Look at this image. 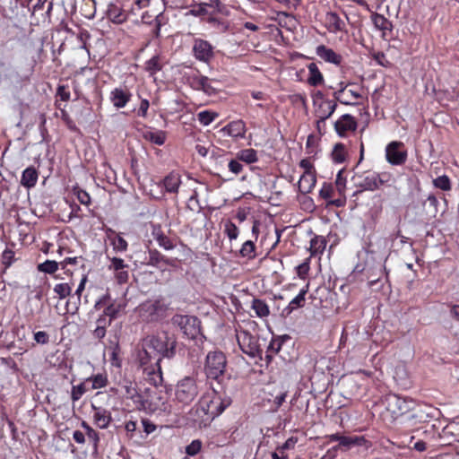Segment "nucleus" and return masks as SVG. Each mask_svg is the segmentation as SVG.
<instances>
[{"mask_svg":"<svg viewBox=\"0 0 459 459\" xmlns=\"http://www.w3.org/2000/svg\"><path fill=\"white\" fill-rule=\"evenodd\" d=\"M326 239L323 236H315L310 240L309 252L311 256L322 255L326 247Z\"/></svg>","mask_w":459,"mask_h":459,"instance_id":"cd10ccee","label":"nucleus"},{"mask_svg":"<svg viewBox=\"0 0 459 459\" xmlns=\"http://www.w3.org/2000/svg\"><path fill=\"white\" fill-rule=\"evenodd\" d=\"M193 51L195 58L200 61L208 62L212 56V48L206 40L195 39Z\"/></svg>","mask_w":459,"mask_h":459,"instance_id":"f3484780","label":"nucleus"},{"mask_svg":"<svg viewBox=\"0 0 459 459\" xmlns=\"http://www.w3.org/2000/svg\"><path fill=\"white\" fill-rule=\"evenodd\" d=\"M204 81H205V76L201 74L199 72L194 73L187 76V82L189 85L196 91H201L204 86Z\"/></svg>","mask_w":459,"mask_h":459,"instance_id":"e433bc0d","label":"nucleus"},{"mask_svg":"<svg viewBox=\"0 0 459 459\" xmlns=\"http://www.w3.org/2000/svg\"><path fill=\"white\" fill-rule=\"evenodd\" d=\"M366 442V439L364 437H348V436H342L341 439L340 445L338 446H334L333 449L335 451L339 446H343L346 449H350L352 446H362Z\"/></svg>","mask_w":459,"mask_h":459,"instance_id":"7c9ffc66","label":"nucleus"},{"mask_svg":"<svg viewBox=\"0 0 459 459\" xmlns=\"http://www.w3.org/2000/svg\"><path fill=\"white\" fill-rule=\"evenodd\" d=\"M54 291L62 299L71 294L72 287L69 283H58L54 287Z\"/></svg>","mask_w":459,"mask_h":459,"instance_id":"c03bdc74","label":"nucleus"},{"mask_svg":"<svg viewBox=\"0 0 459 459\" xmlns=\"http://www.w3.org/2000/svg\"><path fill=\"white\" fill-rule=\"evenodd\" d=\"M74 193L81 204H86V205L90 204L91 197L85 190H82L80 188H75Z\"/></svg>","mask_w":459,"mask_h":459,"instance_id":"5fc2aeb1","label":"nucleus"},{"mask_svg":"<svg viewBox=\"0 0 459 459\" xmlns=\"http://www.w3.org/2000/svg\"><path fill=\"white\" fill-rule=\"evenodd\" d=\"M227 366L226 356L219 351H210L205 359V373L208 377L218 379L225 371Z\"/></svg>","mask_w":459,"mask_h":459,"instance_id":"39448f33","label":"nucleus"},{"mask_svg":"<svg viewBox=\"0 0 459 459\" xmlns=\"http://www.w3.org/2000/svg\"><path fill=\"white\" fill-rule=\"evenodd\" d=\"M162 184L166 192L177 194L181 184V177L178 173L171 172L165 177Z\"/></svg>","mask_w":459,"mask_h":459,"instance_id":"b1692460","label":"nucleus"},{"mask_svg":"<svg viewBox=\"0 0 459 459\" xmlns=\"http://www.w3.org/2000/svg\"><path fill=\"white\" fill-rule=\"evenodd\" d=\"M309 271V258L297 266V274L299 278L305 279Z\"/></svg>","mask_w":459,"mask_h":459,"instance_id":"864d4df0","label":"nucleus"},{"mask_svg":"<svg viewBox=\"0 0 459 459\" xmlns=\"http://www.w3.org/2000/svg\"><path fill=\"white\" fill-rule=\"evenodd\" d=\"M230 404V400L229 398L221 400L219 397H215L210 401L206 407L202 406V410L210 418L213 419L220 415Z\"/></svg>","mask_w":459,"mask_h":459,"instance_id":"dca6fc26","label":"nucleus"},{"mask_svg":"<svg viewBox=\"0 0 459 459\" xmlns=\"http://www.w3.org/2000/svg\"><path fill=\"white\" fill-rule=\"evenodd\" d=\"M316 55L325 62L334 65H340L342 60L341 55L334 52L332 48H326L325 45H320L316 48Z\"/></svg>","mask_w":459,"mask_h":459,"instance_id":"4be33fe9","label":"nucleus"},{"mask_svg":"<svg viewBox=\"0 0 459 459\" xmlns=\"http://www.w3.org/2000/svg\"><path fill=\"white\" fill-rule=\"evenodd\" d=\"M168 307L160 300H147L142 303L137 311L143 321L153 322L158 321L164 316Z\"/></svg>","mask_w":459,"mask_h":459,"instance_id":"423d86ee","label":"nucleus"},{"mask_svg":"<svg viewBox=\"0 0 459 459\" xmlns=\"http://www.w3.org/2000/svg\"><path fill=\"white\" fill-rule=\"evenodd\" d=\"M150 257L148 264L158 266L160 263L167 264V261L165 260V257L157 250H150L149 252Z\"/></svg>","mask_w":459,"mask_h":459,"instance_id":"de8ad7c7","label":"nucleus"},{"mask_svg":"<svg viewBox=\"0 0 459 459\" xmlns=\"http://www.w3.org/2000/svg\"><path fill=\"white\" fill-rule=\"evenodd\" d=\"M224 232L230 240H233L238 238L239 230L235 223L228 221L224 225Z\"/></svg>","mask_w":459,"mask_h":459,"instance_id":"a18cd8bd","label":"nucleus"},{"mask_svg":"<svg viewBox=\"0 0 459 459\" xmlns=\"http://www.w3.org/2000/svg\"><path fill=\"white\" fill-rule=\"evenodd\" d=\"M229 169L235 175H238L242 171L243 166L238 160H231L229 162Z\"/></svg>","mask_w":459,"mask_h":459,"instance_id":"680f3d73","label":"nucleus"},{"mask_svg":"<svg viewBox=\"0 0 459 459\" xmlns=\"http://www.w3.org/2000/svg\"><path fill=\"white\" fill-rule=\"evenodd\" d=\"M299 167L304 169L303 173H315L313 164L308 159H303L299 162Z\"/></svg>","mask_w":459,"mask_h":459,"instance_id":"338daca9","label":"nucleus"},{"mask_svg":"<svg viewBox=\"0 0 459 459\" xmlns=\"http://www.w3.org/2000/svg\"><path fill=\"white\" fill-rule=\"evenodd\" d=\"M152 236L158 242L159 246L164 249L171 250L174 248V244L172 243L171 239L163 233L160 226L154 227L152 230Z\"/></svg>","mask_w":459,"mask_h":459,"instance_id":"bb28decb","label":"nucleus"},{"mask_svg":"<svg viewBox=\"0 0 459 459\" xmlns=\"http://www.w3.org/2000/svg\"><path fill=\"white\" fill-rule=\"evenodd\" d=\"M332 158L334 162L342 163L346 159V150L342 143H336L332 152Z\"/></svg>","mask_w":459,"mask_h":459,"instance_id":"4c0bfd02","label":"nucleus"},{"mask_svg":"<svg viewBox=\"0 0 459 459\" xmlns=\"http://www.w3.org/2000/svg\"><path fill=\"white\" fill-rule=\"evenodd\" d=\"M197 378L191 376L179 379L174 388V402L181 408L191 405L201 392Z\"/></svg>","mask_w":459,"mask_h":459,"instance_id":"f03ea898","label":"nucleus"},{"mask_svg":"<svg viewBox=\"0 0 459 459\" xmlns=\"http://www.w3.org/2000/svg\"><path fill=\"white\" fill-rule=\"evenodd\" d=\"M335 185L338 191L342 194L345 188V179L342 176V171H339L336 177Z\"/></svg>","mask_w":459,"mask_h":459,"instance_id":"774afa93","label":"nucleus"},{"mask_svg":"<svg viewBox=\"0 0 459 459\" xmlns=\"http://www.w3.org/2000/svg\"><path fill=\"white\" fill-rule=\"evenodd\" d=\"M87 392V388L84 383H81L78 385H74L71 391V399L74 403L81 399V397Z\"/></svg>","mask_w":459,"mask_h":459,"instance_id":"49530a36","label":"nucleus"},{"mask_svg":"<svg viewBox=\"0 0 459 459\" xmlns=\"http://www.w3.org/2000/svg\"><path fill=\"white\" fill-rule=\"evenodd\" d=\"M113 245H114V249L117 251L123 252V251H126L127 248V242L120 236H117L114 239Z\"/></svg>","mask_w":459,"mask_h":459,"instance_id":"bf43d9fd","label":"nucleus"},{"mask_svg":"<svg viewBox=\"0 0 459 459\" xmlns=\"http://www.w3.org/2000/svg\"><path fill=\"white\" fill-rule=\"evenodd\" d=\"M91 381V389H99L108 385V377L106 374H97L86 379V382Z\"/></svg>","mask_w":459,"mask_h":459,"instance_id":"58836bf2","label":"nucleus"},{"mask_svg":"<svg viewBox=\"0 0 459 459\" xmlns=\"http://www.w3.org/2000/svg\"><path fill=\"white\" fill-rule=\"evenodd\" d=\"M132 93L126 88L117 87L110 91L109 100L117 108H122L130 101Z\"/></svg>","mask_w":459,"mask_h":459,"instance_id":"4468645a","label":"nucleus"},{"mask_svg":"<svg viewBox=\"0 0 459 459\" xmlns=\"http://www.w3.org/2000/svg\"><path fill=\"white\" fill-rule=\"evenodd\" d=\"M316 183V173H303L298 182L299 191L301 194H308Z\"/></svg>","mask_w":459,"mask_h":459,"instance_id":"5701e85b","label":"nucleus"},{"mask_svg":"<svg viewBox=\"0 0 459 459\" xmlns=\"http://www.w3.org/2000/svg\"><path fill=\"white\" fill-rule=\"evenodd\" d=\"M150 107V103L148 100H142L140 103V107L138 108L137 114L139 117H147V111Z\"/></svg>","mask_w":459,"mask_h":459,"instance_id":"e2e57ef3","label":"nucleus"},{"mask_svg":"<svg viewBox=\"0 0 459 459\" xmlns=\"http://www.w3.org/2000/svg\"><path fill=\"white\" fill-rule=\"evenodd\" d=\"M236 337L239 348L244 353L252 358L259 356L262 359V350L256 336L252 335L247 330L239 329L237 330Z\"/></svg>","mask_w":459,"mask_h":459,"instance_id":"6e6552de","label":"nucleus"},{"mask_svg":"<svg viewBox=\"0 0 459 459\" xmlns=\"http://www.w3.org/2000/svg\"><path fill=\"white\" fill-rule=\"evenodd\" d=\"M107 17L114 23L121 24L127 19V14L117 3H109L106 11Z\"/></svg>","mask_w":459,"mask_h":459,"instance_id":"6ab92c4d","label":"nucleus"},{"mask_svg":"<svg viewBox=\"0 0 459 459\" xmlns=\"http://www.w3.org/2000/svg\"><path fill=\"white\" fill-rule=\"evenodd\" d=\"M217 117V113L209 110H204L197 114L198 121L203 126L210 125Z\"/></svg>","mask_w":459,"mask_h":459,"instance_id":"a19ab883","label":"nucleus"},{"mask_svg":"<svg viewBox=\"0 0 459 459\" xmlns=\"http://www.w3.org/2000/svg\"><path fill=\"white\" fill-rule=\"evenodd\" d=\"M239 254L242 257L254 259L255 257V245L253 241L247 240L243 243Z\"/></svg>","mask_w":459,"mask_h":459,"instance_id":"c9c22d12","label":"nucleus"},{"mask_svg":"<svg viewBox=\"0 0 459 459\" xmlns=\"http://www.w3.org/2000/svg\"><path fill=\"white\" fill-rule=\"evenodd\" d=\"M223 132L227 133L234 138H244L247 131L246 124L242 120H236L229 123L222 129Z\"/></svg>","mask_w":459,"mask_h":459,"instance_id":"412c9836","label":"nucleus"},{"mask_svg":"<svg viewBox=\"0 0 459 459\" xmlns=\"http://www.w3.org/2000/svg\"><path fill=\"white\" fill-rule=\"evenodd\" d=\"M201 91L205 92L208 95H212L215 93V88L212 85V80L205 76V81H204V86Z\"/></svg>","mask_w":459,"mask_h":459,"instance_id":"0e129e2a","label":"nucleus"},{"mask_svg":"<svg viewBox=\"0 0 459 459\" xmlns=\"http://www.w3.org/2000/svg\"><path fill=\"white\" fill-rule=\"evenodd\" d=\"M357 126L356 118L350 114L342 115L334 123V129L342 137L346 136L349 132H354Z\"/></svg>","mask_w":459,"mask_h":459,"instance_id":"f8f14e48","label":"nucleus"},{"mask_svg":"<svg viewBox=\"0 0 459 459\" xmlns=\"http://www.w3.org/2000/svg\"><path fill=\"white\" fill-rule=\"evenodd\" d=\"M118 386L120 390L111 388V391L116 394L120 393L126 399L132 400L136 409H147V402L144 400L143 396L138 393L135 383L129 379H123L119 382Z\"/></svg>","mask_w":459,"mask_h":459,"instance_id":"0eeeda50","label":"nucleus"},{"mask_svg":"<svg viewBox=\"0 0 459 459\" xmlns=\"http://www.w3.org/2000/svg\"><path fill=\"white\" fill-rule=\"evenodd\" d=\"M38 170L32 166L28 167L22 174L21 185L27 188L33 187L38 181Z\"/></svg>","mask_w":459,"mask_h":459,"instance_id":"393cba45","label":"nucleus"},{"mask_svg":"<svg viewBox=\"0 0 459 459\" xmlns=\"http://www.w3.org/2000/svg\"><path fill=\"white\" fill-rule=\"evenodd\" d=\"M307 292V287L306 289H302L299 293L290 302L287 307L288 314L291 313L295 308L301 307L305 303V296Z\"/></svg>","mask_w":459,"mask_h":459,"instance_id":"72a5a7b5","label":"nucleus"},{"mask_svg":"<svg viewBox=\"0 0 459 459\" xmlns=\"http://www.w3.org/2000/svg\"><path fill=\"white\" fill-rule=\"evenodd\" d=\"M337 101L344 105H355L361 95L355 90L343 87L333 93Z\"/></svg>","mask_w":459,"mask_h":459,"instance_id":"a211bd4d","label":"nucleus"},{"mask_svg":"<svg viewBox=\"0 0 459 459\" xmlns=\"http://www.w3.org/2000/svg\"><path fill=\"white\" fill-rule=\"evenodd\" d=\"M120 309V306L109 305L104 310V315L110 317V321L116 318L118 311Z\"/></svg>","mask_w":459,"mask_h":459,"instance_id":"052dcab7","label":"nucleus"},{"mask_svg":"<svg viewBox=\"0 0 459 459\" xmlns=\"http://www.w3.org/2000/svg\"><path fill=\"white\" fill-rule=\"evenodd\" d=\"M58 269V263L53 260H47L38 265V270L46 273H54Z\"/></svg>","mask_w":459,"mask_h":459,"instance_id":"79ce46f5","label":"nucleus"},{"mask_svg":"<svg viewBox=\"0 0 459 459\" xmlns=\"http://www.w3.org/2000/svg\"><path fill=\"white\" fill-rule=\"evenodd\" d=\"M371 19L375 27L379 30H382L384 33L385 31L392 30V22L389 20H387L384 15L379 13H374L372 14Z\"/></svg>","mask_w":459,"mask_h":459,"instance_id":"c756f323","label":"nucleus"},{"mask_svg":"<svg viewBox=\"0 0 459 459\" xmlns=\"http://www.w3.org/2000/svg\"><path fill=\"white\" fill-rule=\"evenodd\" d=\"M145 70L151 74L154 75L157 72L161 70L160 57L158 56H152L145 63Z\"/></svg>","mask_w":459,"mask_h":459,"instance_id":"ea45409f","label":"nucleus"},{"mask_svg":"<svg viewBox=\"0 0 459 459\" xmlns=\"http://www.w3.org/2000/svg\"><path fill=\"white\" fill-rule=\"evenodd\" d=\"M177 340L173 334L162 331L143 340V353L140 357L142 366L160 363L163 358L171 359L176 354Z\"/></svg>","mask_w":459,"mask_h":459,"instance_id":"f257e3e1","label":"nucleus"},{"mask_svg":"<svg viewBox=\"0 0 459 459\" xmlns=\"http://www.w3.org/2000/svg\"><path fill=\"white\" fill-rule=\"evenodd\" d=\"M93 420L100 429H107L111 422V413L109 411L92 405Z\"/></svg>","mask_w":459,"mask_h":459,"instance_id":"aec40b11","label":"nucleus"},{"mask_svg":"<svg viewBox=\"0 0 459 459\" xmlns=\"http://www.w3.org/2000/svg\"><path fill=\"white\" fill-rule=\"evenodd\" d=\"M374 60L377 62L378 65L387 67L389 65V62L386 60L385 56L383 52H377L373 56Z\"/></svg>","mask_w":459,"mask_h":459,"instance_id":"69168bd1","label":"nucleus"},{"mask_svg":"<svg viewBox=\"0 0 459 459\" xmlns=\"http://www.w3.org/2000/svg\"><path fill=\"white\" fill-rule=\"evenodd\" d=\"M309 76L307 78V82L311 86H317L324 82V77L321 72L319 71L317 65L315 63H310L307 65Z\"/></svg>","mask_w":459,"mask_h":459,"instance_id":"c85d7f7f","label":"nucleus"},{"mask_svg":"<svg viewBox=\"0 0 459 459\" xmlns=\"http://www.w3.org/2000/svg\"><path fill=\"white\" fill-rule=\"evenodd\" d=\"M315 115L321 121L328 119L335 111L337 104L334 100H327L321 91L314 97Z\"/></svg>","mask_w":459,"mask_h":459,"instance_id":"9d476101","label":"nucleus"},{"mask_svg":"<svg viewBox=\"0 0 459 459\" xmlns=\"http://www.w3.org/2000/svg\"><path fill=\"white\" fill-rule=\"evenodd\" d=\"M143 138L157 145H162L166 140V134L163 131L148 130L143 133Z\"/></svg>","mask_w":459,"mask_h":459,"instance_id":"473e14b6","label":"nucleus"},{"mask_svg":"<svg viewBox=\"0 0 459 459\" xmlns=\"http://www.w3.org/2000/svg\"><path fill=\"white\" fill-rule=\"evenodd\" d=\"M34 341L38 344H47L49 342V335L45 331H39L34 333Z\"/></svg>","mask_w":459,"mask_h":459,"instance_id":"4d7b16f0","label":"nucleus"},{"mask_svg":"<svg viewBox=\"0 0 459 459\" xmlns=\"http://www.w3.org/2000/svg\"><path fill=\"white\" fill-rule=\"evenodd\" d=\"M108 269L115 272V277L119 284L127 282L129 278L128 264L122 258L112 257L109 259Z\"/></svg>","mask_w":459,"mask_h":459,"instance_id":"ddd939ff","label":"nucleus"},{"mask_svg":"<svg viewBox=\"0 0 459 459\" xmlns=\"http://www.w3.org/2000/svg\"><path fill=\"white\" fill-rule=\"evenodd\" d=\"M333 193V185L331 183H326V182L323 184V186L319 191L320 196L325 200L331 198Z\"/></svg>","mask_w":459,"mask_h":459,"instance_id":"8fccbe9b","label":"nucleus"},{"mask_svg":"<svg viewBox=\"0 0 459 459\" xmlns=\"http://www.w3.org/2000/svg\"><path fill=\"white\" fill-rule=\"evenodd\" d=\"M433 185L435 187L439 188L443 191L450 190L451 188V182L447 176L443 175L439 176L437 178L433 180Z\"/></svg>","mask_w":459,"mask_h":459,"instance_id":"37998d69","label":"nucleus"},{"mask_svg":"<svg viewBox=\"0 0 459 459\" xmlns=\"http://www.w3.org/2000/svg\"><path fill=\"white\" fill-rule=\"evenodd\" d=\"M88 438L92 442L93 449L95 452L98 450V446L100 443V435L95 429H89L86 433Z\"/></svg>","mask_w":459,"mask_h":459,"instance_id":"6e6d98bb","label":"nucleus"},{"mask_svg":"<svg viewBox=\"0 0 459 459\" xmlns=\"http://www.w3.org/2000/svg\"><path fill=\"white\" fill-rule=\"evenodd\" d=\"M252 309H254L255 315L258 317H265L268 316L270 314V309L268 305L265 303V301L259 299H254L252 300L251 305Z\"/></svg>","mask_w":459,"mask_h":459,"instance_id":"2f4dec72","label":"nucleus"},{"mask_svg":"<svg viewBox=\"0 0 459 459\" xmlns=\"http://www.w3.org/2000/svg\"><path fill=\"white\" fill-rule=\"evenodd\" d=\"M411 400L394 394H386L382 400L385 411L382 416L390 422L394 421L400 416L411 410Z\"/></svg>","mask_w":459,"mask_h":459,"instance_id":"20e7f679","label":"nucleus"},{"mask_svg":"<svg viewBox=\"0 0 459 459\" xmlns=\"http://www.w3.org/2000/svg\"><path fill=\"white\" fill-rule=\"evenodd\" d=\"M105 318H99L97 321V327L93 331V335L98 339H102L106 335V327L102 323H104Z\"/></svg>","mask_w":459,"mask_h":459,"instance_id":"603ef678","label":"nucleus"},{"mask_svg":"<svg viewBox=\"0 0 459 459\" xmlns=\"http://www.w3.org/2000/svg\"><path fill=\"white\" fill-rule=\"evenodd\" d=\"M144 371H147V374L151 376L150 380L152 383L155 385H160L163 382V377L160 368V363L158 365H154L152 362V365L148 364L144 365Z\"/></svg>","mask_w":459,"mask_h":459,"instance_id":"a878e982","label":"nucleus"},{"mask_svg":"<svg viewBox=\"0 0 459 459\" xmlns=\"http://www.w3.org/2000/svg\"><path fill=\"white\" fill-rule=\"evenodd\" d=\"M56 95L62 101H68L70 100V91L65 85H58L56 89Z\"/></svg>","mask_w":459,"mask_h":459,"instance_id":"13d9d810","label":"nucleus"},{"mask_svg":"<svg viewBox=\"0 0 459 459\" xmlns=\"http://www.w3.org/2000/svg\"><path fill=\"white\" fill-rule=\"evenodd\" d=\"M237 158L248 164L257 161V152L254 149H245L238 152Z\"/></svg>","mask_w":459,"mask_h":459,"instance_id":"f704fd0d","label":"nucleus"},{"mask_svg":"<svg viewBox=\"0 0 459 459\" xmlns=\"http://www.w3.org/2000/svg\"><path fill=\"white\" fill-rule=\"evenodd\" d=\"M407 151L402 142L393 141L385 147V159L391 165L399 166L405 163L407 160Z\"/></svg>","mask_w":459,"mask_h":459,"instance_id":"9b49d317","label":"nucleus"},{"mask_svg":"<svg viewBox=\"0 0 459 459\" xmlns=\"http://www.w3.org/2000/svg\"><path fill=\"white\" fill-rule=\"evenodd\" d=\"M354 186L359 189L357 193L363 191H375L382 186L390 185L393 177L388 172L377 173L374 171H364L357 173L352 178Z\"/></svg>","mask_w":459,"mask_h":459,"instance_id":"7ed1b4c3","label":"nucleus"},{"mask_svg":"<svg viewBox=\"0 0 459 459\" xmlns=\"http://www.w3.org/2000/svg\"><path fill=\"white\" fill-rule=\"evenodd\" d=\"M14 261V252L11 249H5L2 253V263L5 268L9 267Z\"/></svg>","mask_w":459,"mask_h":459,"instance_id":"3c124183","label":"nucleus"},{"mask_svg":"<svg viewBox=\"0 0 459 459\" xmlns=\"http://www.w3.org/2000/svg\"><path fill=\"white\" fill-rule=\"evenodd\" d=\"M172 324L178 326L188 338L194 339L199 333V321L197 317L187 315H175Z\"/></svg>","mask_w":459,"mask_h":459,"instance_id":"1a4fd4ad","label":"nucleus"},{"mask_svg":"<svg viewBox=\"0 0 459 459\" xmlns=\"http://www.w3.org/2000/svg\"><path fill=\"white\" fill-rule=\"evenodd\" d=\"M325 27L330 33L346 32V24L334 12H327L325 17Z\"/></svg>","mask_w":459,"mask_h":459,"instance_id":"2eb2a0df","label":"nucleus"},{"mask_svg":"<svg viewBox=\"0 0 459 459\" xmlns=\"http://www.w3.org/2000/svg\"><path fill=\"white\" fill-rule=\"evenodd\" d=\"M201 448H202L201 440L195 439L186 447V453L190 456H194L200 452Z\"/></svg>","mask_w":459,"mask_h":459,"instance_id":"09e8293b","label":"nucleus"}]
</instances>
